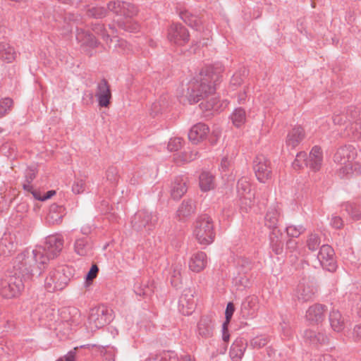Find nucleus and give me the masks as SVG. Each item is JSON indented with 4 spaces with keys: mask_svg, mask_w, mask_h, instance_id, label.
I'll return each mask as SVG.
<instances>
[{
    "mask_svg": "<svg viewBox=\"0 0 361 361\" xmlns=\"http://www.w3.org/2000/svg\"><path fill=\"white\" fill-rule=\"evenodd\" d=\"M221 68L218 73L214 71L213 67H207L201 71L200 74L188 83L186 97L190 104L197 103L209 95L213 94L216 90V83L221 80Z\"/></svg>",
    "mask_w": 361,
    "mask_h": 361,
    "instance_id": "f03ea898",
    "label": "nucleus"
},
{
    "mask_svg": "<svg viewBox=\"0 0 361 361\" xmlns=\"http://www.w3.org/2000/svg\"><path fill=\"white\" fill-rule=\"evenodd\" d=\"M65 215V209L56 204H52L49 207V213L47 216V221L49 224H59Z\"/></svg>",
    "mask_w": 361,
    "mask_h": 361,
    "instance_id": "c756f323",
    "label": "nucleus"
},
{
    "mask_svg": "<svg viewBox=\"0 0 361 361\" xmlns=\"http://www.w3.org/2000/svg\"><path fill=\"white\" fill-rule=\"evenodd\" d=\"M269 337L267 335L257 336L250 341V345L252 348L259 349L264 347L269 342Z\"/></svg>",
    "mask_w": 361,
    "mask_h": 361,
    "instance_id": "79ce46f5",
    "label": "nucleus"
},
{
    "mask_svg": "<svg viewBox=\"0 0 361 361\" xmlns=\"http://www.w3.org/2000/svg\"><path fill=\"white\" fill-rule=\"evenodd\" d=\"M334 255V249L329 245H323L317 255V259L322 267L330 272L335 271L337 268Z\"/></svg>",
    "mask_w": 361,
    "mask_h": 361,
    "instance_id": "ddd939ff",
    "label": "nucleus"
},
{
    "mask_svg": "<svg viewBox=\"0 0 361 361\" xmlns=\"http://www.w3.org/2000/svg\"><path fill=\"white\" fill-rule=\"evenodd\" d=\"M237 190L240 196L245 197L251 192V185L246 177H242L237 183Z\"/></svg>",
    "mask_w": 361,
    "mask_h": 361,
    "instance_id": "a19ab883",
    "label": "nucleus"
},
{
    "mask_svg": "<svg viewBox=\"0 0 361 361\" xmlns=\"http://www.w3.org/2000/svg\"><path fill=\"white\" fill-rule=\"evenodd\" d=\"M231 118L234 126L238 128L240 127L245 123L246 121V114L245 109L241 107L235 109L231 116Z\"/></svg>",
    "mask_w": 361,
    "mask_h": 361,
    "instance_id": "58836bf2",
    "label": "nucleus"
},
{
    "mask_svg": "<svg viewBox=\"0 0 361 361\" xmlns=\"http://www.w3.org/2000/svg\"><path fill=\"white\" fill-rule=\"evenodd\" d=\"M200 189L207 192L214 188V176L209 171H202L199 177Z\"/></svg>",
    "mask_w": 361,
    "mask_h": 361,
    "instance_id": "72a5a7b5",
    "label": "nucleus"
},
{
    "mask_svg": "<svg viewBox=\"0 0 361 361\" xmlns=\"http://www.w3.org/2000/svg\"><path fill=\"white\" fill-rule=\"evenodd\" d=\"M321 243V239L318 234L311 233L309 235L307 240V246L311 251L317 250Z\"/></svg>",
    "mask_w": 361,
    "mask_h": 361,
    "instance_id": "a18cd8bd",
    "label": "nucleus"
},
{
    "mask_svg": "<svg viewBox=\"0 0 361 361\" xmlns=\"http://www.w3.org/2000/svg\"><path fill=\"white\" fill-rule=\"evenodd\" d=\"M356 157V151L352 145H344L339 147L334 154V160L342 166H347Z\"/></svg>",
    "mask_w": 361,
    "mask_h": 361,
    "instance_id": "f3484780",
    "label": "nucleus"
},
{
    "mask_svg": "<svg viewBox=\"0 0 361 361\" xmlns=\"http://www.w3.org/2000/svg\"><path fill=\"white\" fill-rule=\"evenodd\" d=\"M326 310L325 305L316 303L307 309L306 319L312 322L319 323L324 320Z\"/></svg>",
    "mask_w": 361,
    "mask_h": 361,
    "instance_id": "b1692460",
    "label": "nucleus"
},
{
    "mask_svg": "<svg viewBox=\"0 0 361 361\" xmlns=\"http://www.w3.org/2000/svg\"><path fill=\"white\" fill-rule=\"evenodd\" d=\"M188 178L183 176H177L171 183V195L174 200H179L188 190Z\"/></svg>",
    "mask_w": 361,
    "mask_h": 361,
    "instance_id": "4be33fe9",
    "label": "nucleus"
},
{
    "mask_svg": "<svg viewBox=\"0 0 361 361\" xmlns=\"http://www.w3.org/2000/svg\"><path fill=\"white\" fill-rule=\"evenodd\" d=\"M65 25L63 28L66 32H71L76 21L79 20V16L72 13L65 14L63 17Z\"/></svg>",
    "mask_w": 361,
    "mask_h": 361,
    "instance_id": "49530a36",
    "label": "nucleus"
},
{
    "mask_svg": "<svg viewBox=\"0 0 361 361\" xmlns=\"http://www.w3.org/2000/svg\"><path fill=\"white\" fill-rule=\"evenodd\" d=\"M353 338L355 341L361 343V325H356L354 327Z\"/></svg>",
    "mask_w": 361,
    "mask_h": 361,
    "instance_id": "69168bd1",
    "label": "nucleus"
},
{
    "mask_svg": "<svg viewBox=\"0 0 361 361\" xmlns=\"http://www.w3.org/2000/svg\"><path fill=\"white\" fill-rule=\"evenodd\" d=\"M134 291L137 295L145 297L150 294L151 289L148 286H142L139 283L134 286Z\"/></svg>",
    "mask_w": 361,
    "mask_h": 361,
    "instance_id": "6e6d98bb",
    "label": "nucleus"
},
{
    "mask_svg": "<svg viewBox=\"0 0 361 361\" xmlns=\"http://www.w3.org/2000/svg\"><path fill=\"white\" fill-rule=\"evenodd\" d=\"M75 348L74 350H75ZM75 358V350L69 351L67 355L59 358L57 361H74Z\"/></svg>",
    "mask_w": 361,
    "mask_h": 361,
    "instance_id": "0e129e2a",
    "label": "nucleus"
},
{
    "mask_svg": "<svg viewBox=\"0 0 361 361\" xmlns=\"http://www.w3.org/2000/svg\"><path fill=\"white\" fill-rule=\"evenodd\" d=\"M195 209V206L192 200H184L178 207L177 215L182 220L194 214Z\"/></svg>",
    "mask_w": 361,
    "mask_h": 361,
    "instance_id": "c9c22d12",
    "label": "nucleus"
},
{
    "mask_svg": "<svg viewBox=\"0 0 361 361\" xmlns=\"http://www.w3.org/2000/svg\"><path fill=\"white\" fill-rule=\"evenodd\" d=\"M63 247V239L61 235H53L46 238L44 248L37 249L48 257V262L56 257Z\"/></svg>",
    "mask_w": 361,
    "mask_h": 361,
    "instance_id": "f8f14e48",
    "label": "nucleus"
},
{
    "mask_svg": "<svg viewBox=\"0 0 361 361\" xmlns=\"http://www.w3.org/2000/svg\"><path fill=\"white\" fill-rule=\"evenodd\" d=\"M302 336L304 341L310 345H323L328 342V337L324 334L312 329L305 330Z\"/></svg>",
    "mask_w": 361,
    "mask_h": 361,
    "instance_id": "bb28decb",
    "label": "nucleus"
},
{
    "mask_svg": "<svg viewBox=\"0 0 361 361\" xmlns=\"http://www.w3.org/2000/svg\"><path fill=\"white\" fill-rule=\"evenodd\" d=\"M243 73H241V71H239L238 72H236L233 74L231 79L230 84L233 87H238L243 82V75L245 72V70L243 71Z\"/></svg>",
    "mask_w": 361,
    "mask_h": 361,
    "instance_id": "5fc2aeb1",
    "label": "nucleus"
},
{
    "mask_svg": "<svg viewBox=\"0 0 361 361\" xmlns=\"http://www.w3.org/2000/svg\"><path fill=\"white\" fill-rule=\"evenodd\" d=\"M253 169L257 180L265 183L271 177L270 161L263 154L257 155L253 161Z\"/></svg>",
    "mask_w": 361,
    "mask_h": 361,
    "instance_id": "9b49d317",
    "label": "nucleus"
},
{
    "mask_svg": "<svg viewBox=\"0 0 361 361\" xmlns=\"http://www.w3.org/2000/svg\"><path fill=\"white\" fill-rule=\"evenodd\" d=\"M73 277V270L68 266H61L49 271L45 279L44 287L48 292L63 290Z\"/></svg>",
    "mask_w": 361,
    "mask_h": 361,
    "instance_id": "20e7f679",
    "label": "nucleus"
},
{
    "mask_svg": "<svg viewBox=\"0 0 361 361\" xmlns=\"http://www.w3.org/2000/svg\"><path fill=\"white\" fill-rule=\"evenodd\" d=\"M99 272V267L97 264H92L90 269L87 272L86 275V281H92L94 279H95Z\"/></svg>",
    "mask_w": 361,
    "mask_h": 361,
    "instance_id": "bf43d9fd",
    "label": "nucleus"
},
{
    "mask_svg": "<svg viewBox=\"0 0 361 361\" xmlns=\"http://www.w3.org/2000/svg\"><path fill=\"white\" fill-rule=\"evenodd\" d=\"M331 224L334 228H340L343 226V221L339 216H334L331 219Z\"/></svg>",
    "mask_w": 361,
    "mask_h": 361,
    "instance_id": "338daca9",
    "label": "nucleus"
},
{
    "mask_svg": "<svg viewBox=\"0 0 361 361\" xmlns=\"http://www.w3.org/2000/svg\"><path fill=\"white\" fill-rule=\"evenodd\" d=\"M207 255L204 252H197L192 255L189 261V268L194 272H200L207 266Z\"/></svg>",
    "mask_w": 361,
    "mask_h": 361,
    "instance_id": "cd10ccee",
    "label": "nucleus"
},
{
    "mask_svg": "<svg viewBox=\"0 0 361 361\" xmlns=\"http://www.w3.org/2000/svg\"><path fill=\"white\" fill-rule=\"evenodd\" d=\"M194 293L191 288H185L179 298L178 310L183 315L191 314L195 309Z\"/></svg>",
    "mask_w": 361,
    "mask_h": 361,
    "instance_id": "4468645a",
    "label": "nucleus"
},
{
    "mask_svg": "<svg viewBox=\"0 0 361 361\" xmlns=\"http://www.w3.org/2000/svg\"><path fill=\"white\" fill-rule=\"evenodd\" d=\"M61 319L71 328L78 326L82 322L81 314L79 309L75 307H68L61 312Z\"/></svg>",
    "mask_w": 361,
    "mask_h": 361,
    "instance_id": "a211bd4d",
    "label": "nucleus"
},
{
    "mask_svg": "<svg viewBox=\"0 0 361 361\" xmlns=\"http://www.w3.org/2000/svg\"><path fill=\"white\" fill-rule=\"evenodd\" d=\"M56 194L55 190H49L47 192V193L44 196H41L39 192H35L33 193V197L38 200L44 201L49 198H51L53 195Z\"/></svg>",
    "mask_w": 361,
    "mask_h": 361,
    "instance_id": "052dcab7",
    "label": "nucleus"
},
{
    "mask_svg": "<svg viewBox=\"0 0 361 361\" xmlns=\"http://www.w3.org/2000/svg\"><path fill=\"white\" fill-rule=\"evenodd\" d=\"M305 137V132L302 127L298 126L293 128L286 137V145L292 149L295 148Z\"/></svg>",
    "mask_w": 361,
    "mask_h": 361,
    "instance_id": "393cba45",
    "label": "nucleus"
},
{
    "mask_svg": "<svg viewBox=\"0 0 361 361\" xmlns=\"http://www.w3.org/2000/svg\"><path fill=\"white\" fill-rule=\"evenodd\" d=\"M179 16L180 18L188 25L191 27L196 26L197 25L198 18L196 16H194L187 10H183L180 11Z\"/></svg>",
    "mask_w": 361,
    "mask_h": 361,
    "instance_id": "c03bdc74",
    "label": "nucleus"
},
{
    "mask_svg": "<svg viewBox=\"0 0 361 361\" xmlns=\"http://www.w3.org/2000/svg\"><path fill=\"white\" fill-rule=\"evenodd\" d=\"M183 141V139L180 137L170 139L167 146L168 149L171 152L179 150L182 147Z\"/></svg>",
    "mask_w": 361,
    "mask_h": 361,
    "instance_id": "864d4df0",
    "label": "nucleus"
},
{
    "mask_svg": "<svg viewBox=\"0 0 361 361\" xmlns=\"http://www.w3.org/2000/svg\"><path fill=\"white\" fill-rule=\"evenodd\" d=\"M48 263V257L40 250H33L18 255L13 260V272H16L24 279H30L33 276H40L45 264Z\"/></svg>",
    "mask_w": 361,
    "mask_h": 361,
    "instance_id": "7ed1b4c3",
    "label": "nucleus"
},
{
    "mask_svg": "<svg viewBox=\"0 0 361 361\" xmlns=\"http://www.w3.org/2000/svg\"><path fill=\"white\" fill-rule=\"evenodd\" d=\"M196 157H197V153L190 152L188 154L187 152H185L183 154V162H190V161L195 159Z\"/></svg>",
    "mask_w": 361,
    "mask_h": 361,
    "instance_id": "774afa93",
    "label": "nucleus"
},
{
    "mask_svg": "<svg viewBox=\"0 0 361 361\" xmlns=\"http://www.w3.org/2000/svg\"><path fill=\"white\" fill-rule=\"evenodd\" d=\"M247 347V343L243 338L236 339L232 344L229 355L233 361H240Z\"/></svg>",
    "mask_w": 361,
    "mask_h": 361,
    "instance_id": "c85d7f7f",
    "label": "nucleus"
},
{
    "mask_svg": "<svg viewBox=\"0 0 361 361\" xmlns=\"http://www.w3.org/2000/svg\"><path fill=\"white\" fill-rule=\"evenodd\" d=\"M36 177V172L34 169L27 168L25 172V181L31 183Z\"/></svg>",
    "mask_w": 361,
    "mask_h": 361,
    "instance_id": "680f3d73",
    "label": "nucleus"
},
{
    "mask_svg": "<svg viewBox=\"0 0 361 361\" xmlns=\"http://www.w3.org/2000/svg\"><path fill=\"white\" fill-rule=\"evenodd\" d=\"M16 52L8 43L0 42V59L6 63H12L16 58Z\"/></svg>",
    "mask_w": 361,
    "mask_h": 361,
    "instance_id": "473e14b6",
    "label": "nucleus"
},
{
    "mask_svg": "<svg viewBox=\"0 0 361 361\" xmlns=\"http://www.w3.org/2000/svg\"><path fill=\"white\" fill-rule=\"evenodd\" d=\"M107 180L111 183L116 184L118 180V170L115 166H109L106 172Z\"/></svg>",
    "mask_w": 361,
    "mask_h": 361,
    "instance_id": "603ef678",
    "label": "nucleus"
},
{
    "mask_svg": "<svg viewBox=\"0 0 361 361\" xmlns=\"http://www.w3.org/2000/svg\"><path fill=\"white\" fill-rule=\"evenodd\" d=\"M209 133V128L206 124L198 123L194 125L190 130L188 138L193 144H197L206 139Z\"/></svg>",
    "mask_w": 361,
    "mask_h": 361,
    "instance_id": "412c9836",
    "label": "nucleus"
},
{
    "mask_svg": "<svg viewBox=\"0 0 361 361\" xmlns=\"http://www.w3.org/2000/svg\"><path fill=\"white\" fill-rule=\"evenodd\" d=\"M92 30L93 32L102 37V38L105 40L106 42H108L109 39L111 42H113V39H110L109 35L106 32V30L104 29V25L97 23L92 25Z\"/></svg>",
    "mask_w": 361,
    "mask_h": 361,
    "instance_id": "3c124183",
    "label": "nucleus"
},
{
    "mask_svg": "<svg viewBox=\"0 0 361 361\" xmlns=\"http://www.w3.org/2000/svg\"><path fill=\"white\" fill-rule=\"evenodd\" d=\"M76 28V39L82 43V44H85L90 47H97L99 44V42L96 37L90 32H86L82 28H78L77 25H75Z\"/></svg>",
    "mask_w": 361,
    "mask_h": 361,
    "instance_id": "2f4dec72",
    "label": "nucleus"
},
{
    "mask_svg": "<svg viewBox=\"0 0 361 361\" xmlns=\"http://www.w3.org/2000/svg\"><path fill=\"white\" fill-rule=\"evenodd\" d=\"M193 233L199 243H212L215 238L212 219L206 214L198 216L195 223Z\"/></svg>",
    "mask_w": 361,
    "mask_h": 361,
    "instance_id": "39448f33",
    "label": "nucleus"
},
{
    "mask_svg": "<svg viewBox=\"0 0 361 361\" xmlns=\"http://www.w3.org/2000/svg\"><path fill=\"white\" fill-rule=\"evenodd\" d=\"M146 361H178V357L174 351H167L160 355L150 357Z\"/></svg>",
    "mask_w": 361,
    "mask_h": 361,
    "instance_id": "ea45409f",
    "label": "nucleus"
},
{
    "mask_svg": "<svg viewBox=\"0 0 361 361\" xmlns=\"http://www.w3.org/2000/svg\"><path fill=\"white\" fill-rule=\"evenodd\" d=\"M238 264H239L245 268V270H244L245 273L247 272V271L250 270L251 267H252L251 262L247 259H244V258L239 259L238 261Z\"/></svg>",
    "mask_w": 361,
    "mask_h": 361,
    "instance_id": "e2e57ef3",
    "label": "nucleus"
},
{
    "mask_svg": "<svg viewBox=\"0 0 361 361\" xmlns=\"http://www.w3.org/2000/svg\"><path fill=\"white\" fill-rule=\"evenodd\" d=\"M182 281L181 276V267L180 266L176 265L173 267V271L171 273V283L174 287H178Z\"/></svg>",
    "mask_w": 361,
    "mask_h": 361,
    "instance_id": "09e8293b",
    "label": "nucleus"
},
{
    "mask_svg": "<svg viewBox=\"0 0 361 361\" xmlns=\"http://www.w3.org/2000/svg\"><path fill=\"white\" fill-rule=\"evenodd\" d=\"M283 234L279 230H273L269 234L270 247L276 255L283 250Z\"/></svg>",
    "mask_w": 361,
    "mask_h": 361,
    "instance_id": "7c9ffc66",
    "label": "nucleus"
},
{
    "mask_svg": "<svg viewBox=\"0 0 361 361\" xmlns=\"http://www.w3.org/2000/svg\"><path fill=\"white\" fill-rule=\"evenodd\" d=\"M235 311V307L234 305L232 302H228L226 309L225 311V316H226V321L224 323V329H226V325H228L230 322V320L233 314V312Z\"/></svg>",
    "mask_w": 361,
    "mask_h": 361,
    "instance_id": "13d9d810",
    "label": "nucleus"
},
{
    "mask_svg": "<svg viewBox=\"0 0 361 361\" xmlns=\"http://www.w3.org/2000/svg\"><path fill=\"white\" fill-rule=\"evenodd\" d=\"M13 105V101L9 97L0 99V118L7 115L11 111Z\"/></svg>",
    "mask_w": 361,
    "mask_h": 361,
    "instance_id": "37998d69",
    "label": "nucleus"
},
{
    "mask_svg": "<svg viewBox=\"0 0 361 361\" xmlns=\"http://www.w3.org/2000/svg\"><path fill=\"white\" fill-rule=\"evenodd\" d=\"M305 230V228L302 225H290L286 228L288 235L292 238H298Z\"/></svg>",
    "mask_w": 361,
    "mask_h": 361,
    "instance_id": "de8ad7c7",
    "label": "nucleus"
},
{
    "mask_svg": "<svg viewBox=\"0 0 361 361\" xmlns=\"http://www.w3.org/2000/svg\"><path fill=\"white\" fill-rule=\"evenodd\" d=\"M158 217L156 214L146 209L139 210L134 215L131 224L136 231H152L157 223Z\"/></svg>",
    "mask_w": 361,
    "mask_h": 361,
    "instance_id": "6e6552de",
    "label": "nucleus"
},
{
    "mask_svg": "<svg viewBox=\"0 0 361 361\" xmlns=\"http://www.w3.org/2000/svg\"><path fill=\"white\" fill-rule=\"evenodd\" d=\"M85 190V183L82 179H76L72 186V191L75 194L82 193Z\"/></svg>",
    "mask_w": 361,
    "mask_h": 361,
    "instance_id": "4d7b16f0",
    "label": "nucleus"
},
{
    "mask_svg": "<svg viewBox=\"0 0 361 361\" xmlns=\"http://www.w3.org/2000/svg\"><path fill=\"white\" fill-rule=\"evenodd\" d=\"M280 216V208L277 203L271 205L264 216V224L269 229L278 230L277 225Z\"/></svg>",
    "mask_w": 361,
    "mask_h": 361,
    "instance_id": "a878e982",
    "label": "nucleus"
},
{
    "mask_svg": "<svg viewBox=\"0 0 361 361\" xmlns=\"http://www.w3.org/2000/svg\"><path fill=\"white\" fill-rule=\"evenodd\" d=\"M307 161V154L305 152H300L296 154L292 166L295 170H300L305 165Z\"/></svg>",
    "mask_w": 361,
    "mask_h": 361,
    "instance_id": "8fccbe9b",
    "label": "nucleus"
},
{
    "mask_svg": "<svg viewBox=\"0 0 361 361\" xmlns=\"http://www.w3.org/2000/svg\"><path fill=\"white\" fill-rule=\"evenodd\" d=\"M360 116V111L356 106H350L343 110L336 111L333 116L334 124L339 126H348L357 122Z\"/></svg>",
    "mask_w": 361,
    "mask_h": 361,
    "instance_id": "9d476101",
    "label": "nucleus"
},
{
    "mask_svg": "<svg viewBox=\"0 0 361 361\" xmlns=\"http://www.w3.org/2000/svg\"><path fill=\"white\" fill-rule=\"evenodd\" d=\"M338 176L344 177L345 176H360L361 175V164L359 163H349L347 166H342L338 171Z\"/></svg>",
    "mask_w": 361,
    "mask_h": 361,
    "instance_id": "4c0bfd02",
    "label": "nucleus"
},
{
    "mask_svg": "<svg viewBox=\"0 0 361 361\" xmlns=\"http://www.w3.org/2000/svg\"><path fill=\"white\" fill-rule=\"evenodd\" d=\"M323 163V152L320 147L314 146L309 157H307L305 166L314 172L319 171Z\"/></svg>",
    "mask_w": 361,
    "mask_h": 361,
    "instance_id": "6ab92c4d",
    "label": "nucleus"
},
{
    "mask_svg": "<svg viewBox=\"0 0 361 361\" xmlns=\"http://www.w3.org/2000/svg\"><path fill=\"white\" fill-rule=\"evenodd\" d=\"M329 322L334 331L340 332L345 327L344 319L338 311L332 310L329 314Z\"/></svg>",
    "mask_w": 361,
    "mask_h": 361,
    "instance_id": "f704fd0d",
    "label": "nucleus"
},
{
    "mask_svg": "<svg viewBox=\"0 0 361 361\" xmlns=\"http://www.w3.org/2000/svg\"><path fill=\"white\" fill-rule=\"evenodd\" d=\"M95 97L97 98L99 106L107 107L111 99V92L108 81L103 78L97 85Z\"/></svg>",
    "mask_w": 361,
    "mask_h": 361,
    "instance_id": "dca6fc26",
    "label": "nucleus"
},
{
    "mask_svg": "<svg viewBox=\"0 0 361 361\" xmlns=\"http://www.w3.org/2000/svg\"><path fill=\"white\" fill-rule=\"evenodd\" d=\"M167 38L171 44L184 46L189 42L190 35L187 28L182 24L173 23L167 30Z\"/></svg>",
    "mask_w": 361,
    "mask_h": 361,
    "instance_id": "1a4fd4ad",
    "label": "nucleus"
},
{
    "mask_svg": "<svg viewBox=\"0 0 361 361\" xmlns=\"http://www.w3.org/2000/svg\"><path fill=\"white\" fill-rule=\"evenodd\" d=\"M112 319V310L105 305H99L92 308L87 319V326L91 331L100 329Z\"/></svg>",
    "mask_w": 361,
    "mask_h": 361,
    "instance_id": "0eeeda50",
    "label": "nucleus"
},
{
    "mask_svg": "<svg viewBox=\"0 0 361 361\" xmlns=\"http://www.w3.org/2000/svg\"><path fill=\"white\" fill-rule=\"evenodd\" d=\"M258 309V300L257 297L249 296L241 304L240 314L243 318H252Z\"/></svg>",
    "mask_w": 361,
    "mask_h": 361,
    "instance_id": "5701e85b",
    "label": "nucleus"
},
{
    "mask_svg": "<svg viewBox=\"0 0 361 361\" xmlns=\"http://www.w3.org/2000/svg\"><path fill=\"white\" fill-rule=\"evenodd\" d=\"M74 248L75 252L80 256H86L92 251V245L86 238L77 239Z\"/></svg>",
    "mask_w": 361,
    "mask_h": 361,
    "instance_id": "e433bc0d",
    "label": "nucleus"
},
{
    "mask_svg": "<svg viewBox=\"0 0 361 361\" xmlns=\"http://www.w3.org/2000/svg\"><path fill=\"white\" fill-rule=\"evenodd\" d=\"M317 290L312 282L303 279L298 286L296 297L302 302H309L314 300Z\"/></svg>",
    "mask_w": 361,
    "mask_h": 361,
    "instance_id": "2eb2a0df",
    "label": "nucleus"
},
{
    "mask_svg": "<svg viewBox=\"0 0 361 361\" xmlns=\"http://www.w3.org/2000/svg\"><path fill=\"white\" fill-rule=\"evenodd\" d=\"M107 9L104 6H92L87 9V15L94 18H102L106 16L108 11L113 12L117 16L123 17L126 21L117 20L119 28L130 32H135L138 26L132 24L131 18L137 13L135 6L130 2L121 0H109Z\"/></svg>",
    "mask_w": 361,
    "mask_h": 361,
    "instance_id": "f257e3e1",
    "label": "nucleus"
},
{
    "mask_svg": "<svg viewBox=\"0 0 361 361\" xmlns=\"http://www.w3.org/2000/svg\"><path fill=\"white\" fill-rule=\"evenodd\" d=\"M214 323L211 315L202 316L197 323V331L200 336L208 338L213 336Z\"/></svg>",
    "mask_w": 361,
    "mask_h": 361,
    "instance_id": "aec40b11",
    "label": "nucleus"
},
{
    "mask_svg": "<svg viewBox=\"0 0 361 361\" xmlns=\"http://www.w3.org/2000/svg\"><path fill=\"white\" fill-rule=\"evenodd\" d=\"M23 288L22 277L13 271H6L0 279V295L3 298L17 297Z\"/></svg>",
    "mask_w": 361,
    "mask_h": 361,
    "instance_id": "423d86ee",
    "label": "nucleus"
}]
</instances>
